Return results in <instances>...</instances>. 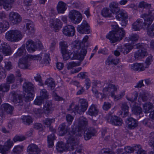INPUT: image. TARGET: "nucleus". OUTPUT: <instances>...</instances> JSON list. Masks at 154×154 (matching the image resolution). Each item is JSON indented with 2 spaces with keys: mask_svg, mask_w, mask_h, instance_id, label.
<instances>
[{
  "mask_svg": "<svg viewBox=\"0 0 154 154\" xmlns=\"http://www.w3.org/2000/svg\"><path fill=\"white\" fill-rule=\"evenodd\" d=\"M88 124V120L82 116L79 118L76 128H74L72 127V130L66 136V138L68 139L67 145H66L62 141L57 143L56 149L58 151L62 153L67 150L70 151L73 150L77 146L79 143V140L75 139V136L81 137L82 136L83 132L84 138L86 140L95 136L97 131L94 128L90 127L86 129Z\"/></svg>",
  "mask_w": 154,
  "mask_h": 154,
  "instance_id": "f257e3e1",
  "label": "nucleus"
},
{
  "mask_svg": "<svg viewBox=\"0 0 154 154\" xmlns=\"http://www.w3.org/2000/svg\"><path fill=\"white\" fill-rule=\"evenodd\" d=\"M88 38V35H86L83 38L81 44L77 41L72 43V47L74 49V51L71 55V58L72 60H83L86 55L87 48L89 45L87 42Z\"/></svg>",
  "mask_w": 154,
  "mask_h": 154,
  "instance_id": "f03ea898",
  "label": "nucleus"
},
{
  "mask_svg": "<svg viewBox=\"0 0 154 154\" xmlns=\"http://www.w3.org/2000/svg\"><path fill=\"white\" fill-rule=\"evenodd\" d=\"M153 16V14L150 10H148V14H142L140 17L144 19V22L143 23L142 19H138L132 24V29L134 31H137L142 28L147 31L148 28L153 21L154 19Z\"/></svg>",
  "mask_w": 154,
  "mask_h": 154,
  "instance_id": "7ed1b4c3",
  "label": "nucleus"
},
{
  "mask_svg": "<svg viewBox=\"0 0 154 154\" xmlns=\"http://www.w3.org/2000/svg\"><path fill=\"white\" fill-rule=\"evenodd\" d=\"M116 28L110 31L106 36L112 43H114L121 40L125 36V32L123 28H119L118 26Z\"/></svg>",
  "mask_w": 154,
  "mask_h": 154,
  "instance_id": "20e7f679",
  "label": "nucleus"
},
{
  "mask_svg": "<svg viewBox=\"0 0 154 154\" xmlns=\"http://www.w3.org/2000/svg\"><path fill=\"white\" fill-rule=\"evenodd\" d=\"M42 57L39 55H27L25 57L20 59L18 62V66L21 69H27L30 66V63L29 61L31 60H41Z\"/></svg>",
  "mask_w": 154,
  "mask_h": 154,
  "instance_id": "39448f33",
  "label": "nucleus"
},
{
  "mask_svg": "<svg viewBox=\"0 0 154 154\" xmlns=\"http://www.w3.org/2000/svg\"><path fill=\"white\" fill-rule=\"evenodd\" d=\"M23 36L22 32L17 30L9 31L5 34V38L11 42H17L20 40Z\"/></svg>",
  "mask_w": 154,
  "mask_h": 154,
  "instance_id": "423d86ee",
  "label": "nucleus"
},
{
  "mask_svg": "<svg viewBox=\"0 0 154 154\" xmlns=\"http://www.w3.org/2000/svg\"><path fill=\"white\" fill-rule=\"evenodd\" d=\"M69 17L71 21L75 24L79 23L82 19L81 13L75 10H72L70 11Z\"/></svg>",
  "mask_w": 154,
  "mask_h": 154,
  "instance_id": "0eeeda50",
  "label": "nucleus"
},
{
  "mask_svg": "<svg viewBox=\"0 0 154 154\" xmlns=\"http://www.w3.org/2000/svg\"><path fill=\"white\" fill-rule=\"evenodd\" d=\"M107 122L115 126H121L122 123V119L120 117L116 116H112L108 114L106 116Z\"/></svg>",
  "mask_w": 154,
  "mask_h": 154,
  "instance_id": "6e6552de",
  "label": "nucleus"
},
{
  "mask_svg": "<svg viewBox=\"0 0 154 154\" xmlns=\"http://www.w3.org/2000/svg\"><path fill=\"white\" fill-rule=\"evenodd\" d=\"M9 21L13 24H17L21 22V17L17 13L12 11L9 14Z\"/></svg>",
  "mask_w": 154,
  "mask_h": 154,
  "instance_id": "1a4fd4ad",
  "label": "nucleus"
},
{
  "mask_svg": "<svg viewBox=\"0 0 154 154\" xmlns=\"http://www.w3.org/2000/svg\"><path fill=\"white\" fill-rule=\"evenodd\" d=\"M77 30L82 34H88L90 32L89 26L85 21H83L81 25L78 26Z\"/></svg>",
  "mask_w": 154,
  "mask_h": 154,
  "instance_id": "9d476101",
  "label": "nucleus"
},
{
  "mask_svg": "<svg viewBox=\"0 0 154 154\" xmlns=\"http://www.w3.org/2000/svg\"><path fill=\"white\" fill-rule=\"evenodd\" d=\"M0 52L6 56L10 55L12 53L11 47L6 43H2L0 45Z\"/></svg>",
  "mask_w": 154,
  "mask_h": 154,
  "instance_id": "9b49d317",
  "label": "nucleus"
},
{
  "mask_svg": "<svg viewBox=\"0 0 154 154\" xmlns=\"http://www.w3.org/2000/svg\"><path fill=\"white\" fill-rule=\"evenodd\" d=\"M11 97L12 101L17 106H19L22 102V97L20 95L14 91H12L9 94Z\"/></svg>",
  "mask_w": 154,
  "mask_h": 154,
  "instance_id": "f8f14e48",
  "label": "nucleus"
},
{
  "mask_svg": "<svg viewBox=\"0 0 154 154\" xmlns=\"http://www.w3.org/2000/svg\"><path fill=\"white\" fill-rule=\"evenodd\" d=\"M63 32L66 36H73L75 34V30L72 25H68L63 28Z\"/></svg>",
  "mask_w": 154,
  "mask_h": 154,
  "instance_id": "ddd939ff",
  "label": "nucleus"
},
{
  "mask_svg": "<svg viewBox=\"0 0 154 154\" xmlns=\"http://www.w3.org/2000/svg\"><path fill=\"white\" fill-rule=\"evenodd\" d=\"M119 87L118 86L109 84L107 87H106L103 89V91L104 93L106 92L110 93L111 97H113L114 96L115 93L117 91Z\"/></svg>",
  "mask_w": 154,
  "mask_h": 154,
  "instance_id": "4468645a",
  "label": "nucleus"
},
{
  "mask_svg": "<svg viewBox=\"0 0 154 154\" xmlns=\"http://www.w3.org/2000/svg\"><path fill=\"white\" fill-rule=\"evenodd\" d=\"M27 151L29 154H39L41 150L36 145L31 144L28 147Z\"/></svg>",
  "mask_w": 154,
  "mask_h": 154,
  "instance_id": "2eb2a0df",
  "label": "nucleus"
},
{
  "mask_svg": "<svg viewBox=\"0 0 154 154\" xmlns=\"http://www.w3.org/2000/svg\"><path fill=\"white\" fill-rule=\"evenodd\" d=\"M26 46L27 51L30 53L35 51L37 48L34 42L31 39H29L26 41Z\"/></svg>",
  "mask_w": 154,
  "mask_h": 154,
  "instance_id": "dca6fc26",
  "label": "nucleus"
},
{
  "mask_svg": "<svg viewBox=\"0 0 154 154\" xmlns=\"http://www.w3.org/2000/svg\"><path fill=\"white\" fill-rule=\"evenodd\" d=\"M98 112L97 106L92 104L89 107L87 113L90 116H95L98 115Z\"/></svg>",
  "mask_w": 154,
  "mask_h": 154,
  "instance_id": "f3484780",
  "label": "nucleus"
},
{
  "mask_svg": "<svg viewBox=\"0 0 154 154\" xmlns=\"http://www.w3.org/2000/svg\"><path fill=\"white\" fill-rule=\"evenodd\" d=\"M15 0H0V6H3L6 10L8 11L12 7L11 4Z\"/></svg>",
  "mask_w": 154,
  "mask_h": 154,
  "instance_id": "a211bd4d",
  "label": "nucleus"
},
{
  "mask_svg": "<svg viewBox=\"0 0 154 154\" xmlns=\"http://www.w3.org/2000/svg\"><path fill=\"white\" fill-rule=\"evenodd\" d=\"M126 123L128 125V128L129 129H133L136 127L138 125L137 121L132 118L127 119Z\"/></svg>",
  "mask_w": 154,
  "mask_h": 154,
  "instance_id": "6ab92c4d",
  "label": "nucleus"
},
{
  "mask_svg": "<svg viewBox=\"0 0 154 154\" xmlns=\"http://www.w3.org/2000/svg\"><path fill=\"white\" fill-rule=\"evenodd\" d=\"M145 64L141 63H135L131 65V68L135 71H141L145 69Z\"/></svg>",
  "mask_w": 154,
  "mask_h": 154,
  "instance_id": "aec40b11",
  "label": "nucleus"
},
{
  "mask_svg": "<svg viewBox=\"0 0 154 154\" xmlns=\"http://www.w3.org/2000/svg\"><path fill=\"white\" fill-rule=\"evenodd\" d=\"M134 47V45H132L129 43L126 44L120 48L119 50L120 51L124 54H128Z\"/></svg>",
  "mask_w": 154,
  "mask_h": 154,
  "instance_id": "412c9836",
  "label": "nucleus"
},
{
  "mask_svg": "<svg viewBox=\"0 0 154 154\" xmlns=\"http://www.w3.org/2000/svg\"><path fill=\"white\" fill-rule=\"evenodd\" d=\"M70 130L69 127L66 125L65 123L60 124L59 127V134L60 136H63L66 134Z\"/></svg>",
  "mask_w": 154,
  "mask_h": 154,
  "instance_id": "4be33fe9",
  "label": "nucleus"
},
{
  "mask_svg": "<svg viewBox=\"0 0 154 154\" xmlns=\"http://www.w3.org/2000/svg\"><path fill=\"white\" fill-rule=\"evenodd\" d=\"M1 109H2L4 112H6L8 114H11L14 109L13 106L8 103H5L1 105Z\"/></svg>",
  "mask_w": 154,
  "mask_h": 154,
  "instance_id": "5701e85b",
  "label": "nucleus"
},
{
  "mask_svg": "<svg viewBox=\"0 0 154 154\" xmlns=\"http://www.w3.org/2000/svg\"><path fill=\"white\" fill-rule=\"evenodd\" d=\"M26 32L28 35H31L34 32V25L32 21H29L26 23Z\"/></svg>",
  "mask_w": 154,
  "mask_h": 154,
  "instance_id": "b1692460",
  "label": "nucleus"
},
{
  "mask_svg": "<svg viewBox=\"0 0 154 154\" xmlns=\"http://www.w3.org/2000/svg\"><path fill=\"white\" fill-rule=\"evenodd\" d=\"M119 61V60L116 58H114L112 56H109L106 61V64L109 66L117 65Z\"/></svg>",
  "mask_w": 154,
  "mask_h": 154,
  "instance_id": "393cba45",
  "label": "nucleus"
},
{
  "mask_svg": "<svg viewBox=\"0 0 154 154\" xmlns=\"http://www.w3.org/2000/svg\"><path fill=\"white\" fill-rule=\"evenodd\" d=\"M23 91L25 92H34L33 85L31 82H26L23 85Z\"/></svg>",
  "mask_w": 154,
  "mask_h": 154,
  "instance_id": "a878e982",
  "label": "nucleus"
},
{
  "mask_svg": "<svg viewBox=\"0 0 154 154\" xmlns=\"http://www.w3.org/2000/svg\"><path fill=\"white\" fill-rule=\"evenodd\" d=\"M148 54L145 51L143 50H139L134 52V57L136 60H138L147 55Z\"/></svg>",
  "mask_w": 154,
  "mask_h": 154,
  "instance_id": "bb28decb",
  "label": "nucleus"
},
{
  "mask_svg": "<svg viewBox=\"0 0 154 154\" xmlns=\"http://www.w3.org/2000/svg\"><path fill=\"white\" fill-rule=\"evenodd\" d=\"M52 22L51 24L53 27L55 29V32H57L62 26L61 22L60 20L57 19H55L52 20Z\"/></svg>",
  "mask_w": 154,
  "mask_h": 154,
  "instance_id": "cd10ccee",
  "label": "nucleus"
},
{
  "mask_svg": "<svg viewBox=\"0 0 154 154\" xmlns=\"http://www.w3.org/2000/svg\"><path fill=\"white\" fill-rule=\"evenodd\" d=\"M110 9L111 10L112 14H116L120 10L118 7V3L116 2H112L109 5Z\"/></svg>",
  "mask_w": 154,
  "mask_h": 154,
  "instance_id": "c85d7f7f",
  "label": "nucleus"
},
{
  "mask_svg": "<svg viewBox=\"0 0 154 154\" xmlns=\"http://www.w3.org/2000/svg\"><path fill=\"white\" fill-rule=\"evenodd\" d=\"M44 112L45 113H48L53 110L52 103L50 101L46 102L43 107Z\"/></svg>",
  "mask_w": 154,
  "mask_h": 154,
  "instance_id": "c756f323",
  "label": "nucleus"
},
{
  "mask_svg": "<svg viewBox=\"0 0 154 154\" xmlns=\"http://www.w3.org/2000/svg\"><path fill=\"white\" fill-rule=\"evenodd\" d=\"M112 12L109 8H104L101 11V14L102 16L105 17H112Z\"/></svg>",
  "mask_w": 154,
  "mask_h": 154,
  "instance_id": "7c9ffc66",
  "label": "nucleus"
},
{
  "mask_svg": "<svg viewBox=\"0 0 154 154\" xmlns=\"http://www.w3.org/2000/svg\"><path fill=\"white\" fill-rule=\"evenodd\" d=\"M117 14L116 15V17L119 20H122L128 19V14L124 12L119 11Z\"/></svg>",
  "mask_w": 154,
  "mask_h": 154,
  "instance_id": "2f4dec72",
  "label": "nucleus"
},
{
  "mask_svg": "<svg viewBox=\"0 0 154 154\" xmlns=\"http://www.w3.org/2000/svg\"><path fill=\"white\" fill-rule=\"evenodd\" d=\"M66 4L64 2L60 1L57 6V10L59 13L63 14L66 9Z\"/></svg>",
  "mask_w": 154,
  "mask_h": 154,
  "instance_id": "473e14b6",
  "label": "nucleus"
},
{
  "mask_svg": "<svg viewBox=\"0 0 154 154\" xmlns=\"http://www.w3.org/2000/svg\"><path fill=\"white\" fill-rule=\"evenodd\" d=\"M9 23L7 21H4L0 22V31L1 33L5 31L9 28Z\"/></svg>",
  "mask_w": 154,
  "mask_h": 154,
  "instance_id": "72a5a7b5",
  "label": "nucleus"
},
{
  "mask_svg": "<svg viewBox=\"0 0 154 154\" xmlns=\"http://www.w3.org/2000/svg\"><path fill=\"white\" fill-rule=\"evenodd\" d=\"M142 123L144 125L150 128H154L153 121L149 119H145L142 121Z\"/></svg>",
  "mask_w": 154,
  "mask_h": 154,
  "instance_id": "f704fd0d",
  "label": "nucleus"
},
{
  "mask_svg": "<svg viewBox=\"0 0 154 154\" xmlns=\"http://www.w3.org/2000/svg\"><path fill=\"white\" fill-rule=\"evenodd\" d=\"M26 50L25 48V45H23L19 48L17 52L14 55L15 57H20L22 55H23L25 54L26 52Z\"/></svg>",
  "mask_w": 154,
  "mask_h": 154,
  "instance_id": "c9c22d12",
  "label": "nucleus"
},
{
  "mask_svg": "<svg viewBox=\"0 0 154 154\" xmlns=\"http://www.w3.org/2000/svg\"><path fill=\"white\" fill-rule=\"evenodd\" d=\"M45 84L51 90L54 88L55 86L54 81L51 78L47 79L45 81Z\"/></svg>",
  "mask_w": 154,
  "mask_h": 154,
  "instance_id": "e433bc0d",
  "label": "nucleus"
},
{
  "mask_svg": "<svg viewBox=\"0 0 154 154\" xmlns=\"http://www.w3.org/2000/svg\"><path fill=\"white\" fill-rule=\"evenodd\" d=\"M122 114L123 115V117H125L128 116V114L129 107L126 103H123L122 104Z\"/></svg>",
  "mask_w": 154,
  "mask_h": 154,
  "instance_id": "4c0bfd02",
  "label": "nucleus"
},
{
  "mask_svg": "<svg viewBox=\"0 0 154 154\" xmlns=\"http://www.w3.org/2000/svg\"><path fill=\"white\" fill-rule=\"evenodd\" d=\"M79 105L86 111L88 106V102L87 100L85 99H80L79 100Z\"/></svg>",
  "mask_w": 154,
  "mask_h": 154,
  "instance_id": "58836bf2",
  "label": "nucleus"
},
{
  "mask_svg": "<svg viewBox=\"0 0 154 154\" xmlns=\"http://www.w3.org/2000/svg\"><path fill=\"white\" fill-rule=\"evenodd\" d=\"M132 110L133 113L136 115H140L142 114V109L138 106H134L132 108Z\"/></svg>",
  "mask_w": 154,
  "mask_h": 154,
  "instance_id": "ea45409f",
  "label": "nucleus"
},
{
  "mask_svg": "<svg viewBox=\"0 0 154 154\" xmlns=\"http://www.w3.org/2000/svg\"><path fill=\"white\" fill-rule=\"evenodd\" d=\"M86 110H85L83 108L80 106V105H75L74 108L73 110V112L74 113H75L76 112L79 114H82L85 112Z\"/></svg>",
  "mask_w": 154,
  "mask_h": 154,
  "instance_id": "a19ab883",
  "label": "nucleus"
},
{
  "mask_svg": "<svg viewBox=\"0 0 154 154\" xmlns=\"http://www.w3.org/2000/svg\"><path fill=\"white\" fill-rule=\"evenodd\" d=\"M153 104L150 103H146L143 105V109L145 113L149 112V110L153 108Z\"/></svg>",
  "mask_w": 154,
  "mask_h": 154,
  "instance_id": "79ce46f5",
  "label": "nucleus"
},
{
  "mask_svg": "<svg viewBox=\"0 0 154 154\" xmlns=\"http://www.w3.org/2000/svg\"><path fill=\"white\" fill-rule=\"evenodd\" d=\"M48 142L49 147H52L54 145V140L55 139L54 134L53 133L48 136Z\"/></svg>",
  "mask_w": 154,
  "mask_h": 154,
  "instance_id": "37998d69",
  "label": "nucleus"
},
{
  "mask_svg": "<svg viewBox=\"0 0 154 154\" xmlns=\"http://www.w3.org/2000/svg\"><path fill=\"white\" fill-rule=\"evenodd\" d=\"M10 85L7 82L0 85V91L3 92H8L9 89Z\"/></svg>",
  "mask_w": 154,
  "mask_h": 154,
  "instance_id": "c03bdc74",
  "label": "nucleus"
},
{
  "mask_svg": "<svg viewBox=\"0 0 154 154\" xmlns=\"http://www.w3.org/2000/svg\"><path fill=\"white\" fill-rule=\"evenodd\" d=\"M13 143L10 139H8L5 143L4 146L6 152L9 150L13 146Z\"/></svg>",
  "mask_w": 154,
  "mask_h": 154,
  "instance_id": "a18cd8bd",
  "label": "nucleus"
},
{
  "mask_svg": "<svg viewBox=\"0 0 154 154\" xmlns=\"http://www.w3.org/2000/svg\"><path fill=\"white\" fill-rule=\"evenodd\" d=\"M22 119L24 124L26 125H29L32 122V119L29 116H23Z\"/></svg>",
  "mask_w": 154,
  "mask_h": 154,
  "instance_id": "49530a36",
  "label": "nucleus"
},
{
  "mask_svg": "<svg viewBox=\"0 0 154 154\" xmlns=\"http://www.w3.org/2000/svg\"><path fill=\"white\" fill-rule=\"evenodd\" d=\"M60 47L61 49V52L66 51H68V45L66 42H61L60 43Z\"/></svg>",
  "mask_w": 154,
  "mask_h": 154,
  "instance_id": "de8ad7c7",
  "label": "nucleus"
},
{
  "mask_svg": "<svg viewBox=\"0 0 154 154\" xmlns=\"http://www.w3.org/2000/svg\"><path fill=\"white\" fill-rule=\"evenodd\" d=\"M6 82L8 83L9 85L10 84L13 83L15 82V77L14 75L12 74H10L7 77Z\"/></svg>",
  "mask_w": 154,
  "mask_h": 154,
  "instance_id": "09e8293b",
  "label": "nucleus"
},
{
  "mask_svg": "<svg viewBox=\"0 0 154 154\" xmlns=\"http://www.w3.org/2000/svg\"><path fill=\"white\" fill-rule=\"evenodd\" d=\"M134 46L137 48H139V50H143L146 51L148 47L147 44L143 43H138Z\"/></svg>",
  "mask_w": 154,
  "mask_h": 154,
  "instance_id": "8fccbe9b",
  "label": "nucleus"
},
{
  "mask_svg": "<svg viewBox=\"0 0 154 154\" xmlns=\"http://www.w3.org/2000/svg\"><path fill=\"white\" fill-rule=\"evenodd\" d=\"M23 146L17 145L14 147L13 149V152L14 154H19L23 150Z\"/></svg>",
  "mask_w": 154,
  "mask_h": 154,
  "instance_id": "3c124183",
  "label": "nucleus"
},
{
  "mask_svg": "<svg viewBox=\"0 0 154 154\" xmlns=\"http://www.w3.org/2000/svg\"><path fill=\"white\" fill-rule=\"evenodd\" d=\"M149 94L146 91H142L141 92L139 95V97L141 98L143 101H146L148 99V96Z\"/></svg>",
  "mask_w": 154,
  "mask_h": 154,
  "instance_id": "603ef678",
  "label": "nucleus"
},
{
  "mask_svg": "<svg viewBox=\"0 0 154 154\" xmlns=\"http://www.w3.org/2000/svg\"><path fill=\"white\" fill-rule=\"evenodd\" d=\"M138 38V36L136 34H132L131 35L129 38H126L125 41L127 42L130 41H136Z\"/></svg>",
  "mask_w": 154,
  "mask_h": 154,
  "instance_id": "864d4df0",
  "label": "nucleus"
},
{
  "mask_svg": "<svg viewBox=\"0 0 154 154\" xmlns=\"http://www.w3.org/2000/svg\"><path fill=\"white\" fill-rule=\"evenodd\" d=\"M24 97L26 101L32 100L34 97L33 92H26V94H25Z\"/></svg>",
  "mask_w": 154,
  "mask_h": 154,
  "instance_id": "5fc2aeb1",
  "label": "nucleus"
},
{
  "mask_svg": "<svg viewBox=\"0 0 154 154\" xmlns=\"http://www.w3.org/2000/svg\"><path fill=\"white\" fill-rule=\"evenodd\" d=\"M55 121L54 118H48L44 120L43 122L45 125H46L47 126H49L52 123L54 122Z\"/></svg>",
  "mask_w": 154,
  "mask_h": 154,
  "instance_id": "6e6d98bb",
  "label": "nucleus"
},
{
  "mask_svg": "<svg viewBox=\"0 0 154 154\" xmlns=\"http://www.w3.org/2000/svg\"><path fill=\"white\" fill-rule=\"evenodd\" d=\"M149 145L152 148H154V132L150 134V137L149 141Z\"/></svg>",
  "mask_w": 154,
  "mask_h": 154,
  "instance_id": "4d7b16f0",
  "label": "nucleus"
},
{
  "mask_svg": "<svg viewBox=\"0 0 154 154\" xmlns=\"http://www.w3.org/2000/svg\"><path fill=\"white\" fill-rule=\"evenodd\" d=\"M44 99L41 97H37L34 101V104L36 105H41L43 103Z\"/></svg>",
  "mask_w": 154,
  "mask_h": 154,
  "instance_id": "13d9d810",
  "label": "nucleus"
},
{
  "mask_svg": "<svg viewBox=\"0 0 154 154\" xmlns=\"http://www.w3.org/2000/svg\"><path fill=\"white\" fill-rule=\"evenodd\" d=\"M133 148V152L134 151H136V153H137V154H140L142 152H144L141 149V146L140 145H137L134 146Z\"/></svg>",
  "mask_w": 154,
  "mask_h": 154,
  "instance_id": "bf43d9fd",
  "label": "nucleus"
},
{
  "mask_svg": "<svg viewBox=\"0 0 154 154\" xmlns=\"http://www.w3.org/2000/svg\"><path fill=\"white\" fill-rule=\"evenodd\" d=\"M152 56H149L147 57L145 61V63L143 64H145V69L148 67L149 66L151 63L152 61Z\"/></svg>",
  "mask_w": 154,
  "mask_h": 154,
  "instance_id": "052dcab7",
  "label": "nucleus"
},
{
  "mask_svg": "<svg viewBox=\"0 0 154 154\" xmlns=\"http://www.w3.org/2000/svg\"><path fill=\"white\" fill-rule=\"evenodd\" d=\"M48 95L47 91L45 89H43L40 91V97L44 99H47L48 97Z\"/></svg>",
  "mask_w": 154,
  "mask_h": 154,
  "instance_id": "680f3d73",
  "label": "nucleus"
},
{
  "mask_svg": "<svg viewBox=\"0 0 154 154\" xmlns=\"http://www.w3.org/2000/svg\"><path fill=\"white\" fill-rule=\"evenodd\" d=\"M80 65L79 63H75L74 62H71L67 64V68L68 69H72L75 66H78Z\"/></svg>",
  "mask_w": 154,
  "mask_h": 154,
  "instance_id": "e2e57ef3",
  "label": "nucleus"
},
{
  "mask_svg": "<svg viewBox=\"0 0 154 154\" xmlns=\"http://www.w3.org/2000/svg\"><path fill=\"white\" fill-rule=\"evenodd\" d=\"M50 61V59L49 55L47 54H45L44 57L42 60L43 63L46 64H48L49 63Z\"/></svg>",
  "mask_w": 154,
  "mask_h": 154,
  "instance_id": "0e129e2a",
  "label": "nucleus"
},
{
  "mask_svg": "<svg viewBox=\"0 0 154 154\" xmlns=\"http://www.w3.org/2000/svg\"><path fill=\"white\" fill-rule=\"evenodd\" d=\"M147 32L148 35L150 36H154V24H153L150 28H148Z\"/></svg>",
  "mask_w": 154,
  "mask_h": 154,
  "instance_id": "69168bd1",
  "label": "nucleus"
},
{
  "mask_svg": "<svg viewBox=\"0 0 154 154\" xmlns=\"http://www.w3.org/2000/svg\"><path fill=\"white\" fill-rule=\"evenodd\" d=\"M138 6L139 8H149L151 7V5L144 2H142L139 3Z\"/></svg>",
  "mask_w": 154,
  "mask_h": 154,
  "instance_id": "338daca9",
  "label": "nucleus"
},
{
  "mask_svg": "<svg viewBox=\"0 0 154 154\" xmlns=\"http://www.w3.org/2000/svg\"><path fill=\"white\" fill-rule=\"evenodd\" d=\"M25 139V138L23 136L16 135L13 138V140L14 142H16L17 141H22Z\"/></svg>",
  "mask_w": 154,
  "mask_h": 154,
  "instance_id": "774afa93",
  "label": "nucleus"
}]
</instances>
